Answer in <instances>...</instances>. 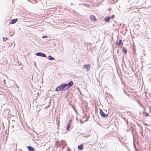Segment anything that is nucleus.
Listing matches in <instances>:
<instances>
[{
	"label": "nucleus",
	"mask_w": 151,
	"mask_h": 151,
	"mask_svg": "<svg viewBox=\"0 0 151 151\" xmlns=\"http://www.w3.org/2000/svg\"><path fill=\"white\" fill-rule=\"evenodd\" d=\"M70 126H71L69 124H67V128H66V129L67 130H68L70 128Z\"/></svg>",
	"instance_id": "obj_13"
},
{
	"label": "nucleus",
	"mask_w": 151,
	"mask_h": 151,
	"mask_svg": "<svg viewBox=\"0 0 151 151\" xmlns=\"http://www.w3.org/2000/svg\"><path fill=\"white\" fill-rule=\"evenodd\" d=\"M122 43V40H119V42H117L116 44V45L119 46Z\"/></svg>",
	"instance_id": "obj_9"
},
{
	"label": "nucleus",
	"mask_w": 151,
	"mask_h": 151,
	"mask_svg": "<svg viewBox=\"0 0 151 151\" xmlns=\"http://www.w3.org/2000/svg\"><path fill=\"white\" fill-rule=\"evenodd\" d=\"M17 20L18 19H12V20L10 22V23L11 24H14L17 22Z\"/></svg>",
	"instance_id": "obj_7"
},
{
	"label": "nucleus",
	"mask_w": 151,
	"mask_h": 151,
	"mask_svg": "<svg viewBox=\"0 0 151 151\" xmlns=\"http://www.w3.org/2000/svg\"><path fill=\"white\" fill-rule=\"evenodd\" d=\"M7 39V37H4L3 39V40L4 41H5Z\"/></svg>",
	"instance_id": "obj_17"
},
{
	"label": "nucleus",
	"mask_w": 151,
	"mask_h": 151,
	"mask_svg": "<svg viewBox=\"0 0 151 151\" xmlns=\"http://www.w3.org/2000/svg\"><path fill=\"white\" fill-rule=\"evenodd\" d=\"M106 18H107L106 19H110V18L109 17H107Z\"/></svg>",
	"instance_id": "obj_24"
},
{
	"label": "nucleus",
	"mask_w": 151,
	"mask_h": 151,
	"mask_svg": "<svg viewBox=\"0 0 151 151\" xmlns=\"http://www.w3.org/2000/svg\"><path fill=\"white\" fill-rule=\"evenodd\" d=\"M99 111L100 115L102 117L106 118L108 116V114H105L101 109H100Z\"/></svg>",
	"instance_id": "obj_1"
},
{
	"label": "nucleus",
	"mask_w": 151,
	"mask_h": 151,
	"mask_svg": "<svg viewBox=\"0 0 151 151\" xmlns=\"http://www.w3.org/2000/svg\"><path fill=\"white\" fill-rule=\"evenodd\" d=\"M126 122H127V124H128V122H127V121H126Z\"/></svg>",
	"instance_id": "obj_25"
},
{
	"label": "nucleus",
	"mask_w": 151,
	"mask_h": 151,
	"mask_svg": "<svg viewBox=\"0 0 151 151\" xmlns=\"http://www.w3.org/2000/svg\"><path fill=\"white\" fill-rule=\"evenodd\" d=\"M83 67L88 71L89 70L90 68V66L89 65H84Z\"/></svg>",
	"instance_id": "obj_4"
},
{
	"label": "nucleus",
	"mask_w": 151,
	"mask_h": 151,
	"mask_svg": "<svg viewBox=\"0 0 151 151\" xmlns=\"http://www.w3.org/2000/svg\"><path fill=\"white\" fill-rule=\"evenodd\" d=\"M109 20L110 19H104V20L106 22H109Z\"/></svg>",
	"instance_id": "obj_20"
},
{
	"label": "nucleus",
	"mask_w": 151,
	"mask_h": 151,
	"mask_svg": "<svg viewBox=\"0 0 151 151\" xmlns=\"http://www.w3.org/2000/svg\"><path fill=\"white\" fill-rule=\"evenodd\" d=\"M68 89V88H67L66 87L64 86H63V90L66 91Z\"/></svg>",
	"instance_id": "obj_14"
},
{
	"label": "nucleus",
	"mask_w": 151,
	"mask_h": 151,
	"mask_svg": "<svg viewBox=\"0 0 151 151\" xmlns=\"http://www.w3.org/2000/svg\"><path fill=\"white\" fill-rule=\"evenodd\" d=\"M104 0H98V3L99 4H101L103 2Z\"/></svg>",
	"instance_id": "obj_15"
},
{
	"label": "nucleus",
	"mask_w": 151,
	"mask_h": 151,
	"mask_svg": "<svg viewBox=\"0 0 151 151\" xmlns=\"http://www.w3.org/2000/svg\"><path fill=\"white\" fill-rule=\"evenodd\" d=\"M43 38H47V36H43L42 37Z\"/></svg>",
	"instance_id": "obj_18"
},
{
	"label": "nucleus",
	"mask_w": 151,
	"mask_h": 151,
	"mask_svg": "<svg viewBox=\"0 0 151 151\" xmlns=\"http://www.w3.org/2000/svg\"><path fill=\"white\" fill-rule=\"evenodd\" d=\"M91 19H95V17L93 15H91L90 17Z\"/></svg>",
	"instance_id": "obj_16"
},
{
	"label": "nucleus",
	"mask_w": 151,
	"mask_h": 151,
	"mask_svg": "<svg viewBox=\"0 0 151 151\" xmlns=\"http://www.w3.org/2000/svg\"><path fill=\"white\" fill-rule=\"evenodd\" d=\"M49 40L47 39V40Z\"/></svg>",
	"instance_id": "obj_26"
},
{
	"label": "nucleus",
	"mask_w": 151,
	"mask_h": 151,
	"mask_svg": "<svg viewBox=\"0 0 151 151\" xmlns=\"http://www.w3.org/2000/svg\"><path fill=\"white\" fill-rule=\"evenodd\" d=\"M35 55L37 56H42L43 57H45L46 56L45 54L41 52H38L35 54Z\"/></svg>",
	"instance_id": "obj_2"
},
{
	"label": "nucleus",
	"mask_w": 151,
	"mask_h": 151,
	"mask_svg": "<svg viewBox=\"0 0 151 151\" xmlns=\"http://www.w3.org/2000/svg\"><path fill=\"white\" fill-rule=\"evenodd\" d=\"M123 51L124 54H126L127 52V50L126 48L124 47L123 49Z\"/></svg>",
	"instance_id": "obj_11"
},
{
	"label": "nucleus",
	"mask_w": 151,
	"mask_h": 151,
	"mask_svg": "<svg viewBox=\"0 0 151 151\" xmlns=\"http://www.w3.org/2000/svg\"><path fill=\"white\" fill-rule=\"evenodd\" d=\"M71 120H70V121L69 122H68V124H70V125H71Z\"/></svg>",
	"instance_id": "obj_19"
},
{
	"label": "nucleus",
	"mask_w": 151,
	"mask_h": 151,
	"mask_svg": "<svg viewBox=\"0 0 151 151\" xmlns=\"http://www.w3.org/2000/svg\"><path fill=\"white\" fill-rule=\"evenodd\" d=\"M93 22H95L96 21V19H93Z\"/></svg>",
	"instance_id": "obj_22"
},
{
	"label": "nucleus",
	"mask_w": 151,
	"mask_h": 151,
	"mask_svg": "<svg viewBox=\"0 0 151 151\" xmlns=\"http://www.w3.org/2000/svg\"><path fill=\"white\" fill-rule=\"evenodd\" d=\"M83 146L82 145H79L78 146V148L79 150H82L83 149Z\"/></svg>",
	"instance_id": "obj_8"
},
{
	"label": "nucleus",
	"mask_w": 151,
	"mask_h": 151,
	"mask_svg": "<svg viewBox=\"0 0 151 151\" xmlns=\"http://www.w3.org/2000/svg\"><path fill=\"white\" fill-rule=\"evenodd\" d=\"M73 84V82L72 81H71L67 83H66L67 85L70 88Z\"/></svg>",
	"instance_id": "obj_6"
},
{
	"label": "nucleus",
	"mask_w": 151,
	"mask_h": 151,
	"mask_svg": "<svg viewBox=\"0 0 151 151\" xmlns=\"http://www.w3.org/2000/svg\"><path fill=\"white\" fill-rule=\"evenodd\" d=\"M63 86H64L65 87L67 88H69L70 87L69 86L66 84H62Z\"/></svg>",
	"instance_id": "obj_12"
},
{
	"label": "nucleus",
	"mask_w": 151,
	"mask_h": 151,
	"mask_svg": "<svg viewBox=\"0 0 151 151\" xmlns=\"http://www.w3.org/2000/svg\"><path fill=\"white\" fill-rule=\"evenodd\" d=\"M122 118H123V119L125 121H126V120L125 118H123V117H122Z\"/></svg>",
	"instance_id": "obj_23"
},
{
	"label": "nucleus",
	"mask_w": 151,
	"mask_h": 151,
	"mask_svg": "<svg viewBox=\"0 0 151 151\" xmlns=\"http://www.w3.org/2000/svg\"><path fill=\"white\" fill-rule=\"evenodd\" d=\"M63 85L62 84L60 86H58L56 88L55 91H59L61 90H63Z\"/></svg>",
	"instance_id": "obj_3"
},
{
	"label": "nucleus",
	"mask_w": 151,
	"mask_h": 151,
	"mask_svg": "<svg viewBox=\"0 0 151 151\" xmlns=\"http://www.w3.org/2000/svg\"><path fill=\"white\" fill-rule=\"evenodd\" d=\"M48 60H54V58L53 57H52L51 56L49 55L48 56Z\"/></svg>",
	"instance_id": "obj_10"
},
{
	"label": "nucleus",
	"mask_w": 151,
	"mask_h": 151,
	"mask_svg": "<svg viewBox=\"0 0 151 151\" xmlns=\"http://www.w3.org/2000/svg\"><path fill=\"white\" fill-rule=\"evenodd\" d=\"M115 17V16L114 15H113L112 16H111V18L112 19H113Z\"/></svg>",
	"instance_id": "obj_21"
},
{
	"label": "nucleus",
	"mask_w": 151,
	"mask_h": 151,
	"mask_svg": "<svg viewBox=\"0 0 151 151\" xmlns=\"http://www.w3.org/2000/svg\"><path fill=\"white\" fill-rule=\"evenodd\" d=\"M27 147L29 151H34V149L32 147L29 146H28Z\"/></svg>",
	"instance_id": "obj_5"
}]
</instances>
